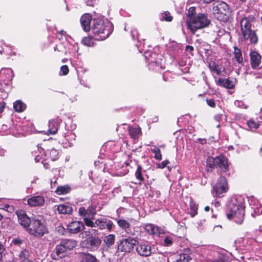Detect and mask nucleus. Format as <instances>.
Here are the masks:
<instances>
[{"label": "nucleus", "instance_id": "f257e3e1", "mask_svg": "<svg viewBox=\"0 0 262 262\" xmlns=\"http://www.w3.org/2000/svg\"><path fill=\"white\" fill-rule=\"evenodd\" d=\"M229 212L227 213V217L232 220L236 224L241 225L245 219V201L241 197L232 198L228 205Z\"/></svg>", "mask_w": 262, "mask_h": 262}, {"label": "nucleus", "instance_id": "f03ea898", "mask_svg": "<svg viewBox=\"0 0 262 262\" xmlns=\"http://www.w3.org/2000/svg\"><path fill=\"white\" fill-rule=\"evenodd\" d=\"M99 234V232L96 229L83 231L80 234L82 238L80 242L81 247L92 252L99 249L102 243Z\"/></svg>", "mask_w": 262, "mask_h": 262}, {"label": "nucleus", "instance_id": "7ed1b4c3", "mask_svg": "<svg viewBox=\"0 0 262 262\" xmlns=\"http://www.w3.org/2000/svg\"><path fill=\"white\" fill-rule=\"evenodd\" d=\"M92 34L96 40H104L112 32V24L100 18H94L92 24Z\"/></svg>", "mask_w": 262, "mask_h": 262}, {"label": "nucleus", "instance_id": "20e7f679", "mask_svg": "<svg viewBox=\"0 0 262 262\" xmlns=\"http://www.w3.org/2000/svg\"><path fill=\"white\" fill-rule=\"evenodd\" d=\"M215 167L220 169L221 172L225 173L229 170L228 158L224 155L220 154L215 157H208L206 161V171L212 172Z\"/></svg>", "mask_w": 262, "mask_h": 262}, {"label": "nucleus", "instance_id": "39448f33", "mask_svg": "<svg viewBox=\"0 0 262 262\" xmlns=\"http://www.w3.org/2000/svg\"><path fill=\"white\" fill-rule=\"evenodd\" d=\"M212 12L214 17L217 20L227 23L231 15V11L228 5L223 2L217 1L212 4Z\"/></svg>", "mask_w": 262, "mask_h": 262}, {"label": "nucleus", "instance_id": "423d86ee", "mask_svg": "<svg viewBox=\"0 0 262 262\" xmlns=\"http://www.w3.org/2000/svg\"><path fill=\"white\" fill-rule=\"evenodd\" d=\"M77 242L73 239H62L60 244L57 245L52 251L51 257L53 259L58 260L66 255L68 250H71L76 247Z\"/></svg>", "mask_w": 262, "mask_h": 262}, {"label": "nucleus", "instance_id": "0eeeda50", "mask_svg": "<svg viewBox=\"0 0 262 262\" xmlns=\"http://www.w3.org/2000/svg\"><path fill=\"white\" fill-rule=\"evenodd\" d=\"M186 24L190 31L194 34L198 30L207 27L210 20L207 15L200 13L194 18L186 19Z\"/></svg>", "mask_w": 262, "mask_h": 262}, {"label": "nucleus", "instance_id": "6e6552de", "mask_svg": "<svg viewBox=\"0 0 262 262\" xmlns=\"http://www.w3.org/2000/svg\"><path fill=\"white\" fill-rule=\"evenodd\" d=\"M85 225L91 228H95L97 230H103L107 229L111 231L115 227L113 222L106 217H99L97 219L89 218L84 219Z\"/></svg>", "mask_w": 262, "mask_h": 262}, {"label": "nucleus", "instance_id": "1a4fd4ad", "mask_svg": "<svg viewBox=\"0 0 262 262\" xmlns=\"http://www.w3.org/2000/svg\"><path fill=\"white\" fill-rule=\"evenodd\" d=\"M28 230L31 235L37 237L43 236L48 232L45 222L42 220L36 219L32 220L31 224Z\"/></svg>", "mask_w": 262, "mask_h": 262}, {"label": "nucleus", "instance_id": "9d476101", "mask_svg": "<svg viewBox=\"0 0 262 262\" xmlns=\"http://www.w3.org/2000/svg\"><path fill=\"white\" fill-rule=\"evenodd\" d=\"M229 189L228 181L224 176L220 177L216 184L212 187L211 193L214 197L220 198L224 196Z\"/></svg>", "mask_w": 262, "mask_h": 262}, {"label": "nucleus", "instance_id": "9b49d317", "mask_svg": "<svg viewBox=\"0 0 262 262\" xmlns=\"http://www.w3.org/2000/svg\"><path fill=\"white\" fill-rule=\"evenodd\" d=\"M96 213V206L94 205H90L86 209L81 206L78 209V215L83 219L84 223L85 218L94 219Z\"/></svg>", "mask_w": 262, "mask_h": 262}, {"label": "nucleus", "instance_id": "f8f14e48", "mask_svg": "<svg viewBox=\"0 0 262 262\" xmlns=\"http://www.w3.org/2000/svg\"><path fill=\"white\" fill-rule=\"evenodd\" d=\"M138 241L133 238H127L123 239L118 245V249L121 252L125 253L130 252L136 245Z\"/></svg>", "mask_w": 262, "mask_h": 262}, {"label": "nucleus", "instance_id": "ddd939ff", "mask_svg": "<svg viewBox=\"0 0 262 262\" xmlns=\"http://www.w3.org/2000/svg\"><path fill=\"white\" fill-rule=\"evenodd\" d=\"M85 226L84 222L74 221L68 224L66 230L70 234H77L84 230Z\"/></svg>", "mask_w": 262, "mask_h": 262}, {"label": "nucleus", "instance_id": "4468645a", "mask_svg": "<svg viewBox=\"0 0 262 262\" xmlns=\"http://www.w3.org/2000/svg\"><path fill=\"white\" fill-rule=\"evenodd\" d=\"M242 32V35L244 40L250 41V43L255 45L258 42V37L255 30L252 28L245 30Z\"/></svg>", "mask_w": 262, "mask_h": 262}, {"label": "nucleus", "instance_id": "2eb2a0df", "mask_svg": "<svg viewBox=\"0 0 262 262\" xmlns=\"http://www.w3.org/2000/svg\"><path fill=\"white\" fill-rule=\"evenodd\" d=\"M19 224L24 228L28 229L32 222V220L29 217L25 211L19 210L16 212Z\"/></svg>", "mask_w": 262, "mask_h": 262}, {"label": "nucleus", "instance_id": "dca6fc26", "mask_svg": "<svg viewBox=\"0 0 262 262\" xmlns=\"http://www.w3.org/2000/svg\"><path fill=\"white\" fill-rule=\"evenodd\" d=\"M45 203V198L40 195L31 196L27 200L28 204L31 207H41Z\"/></svg>", "mask_w": 262, "mask_h": 262}, {"label": "nucleus", "instance_id": "f3484780", "mask_svg": "<svg viewBox=\"0 0 262 262\" xmlns=\"http://www.w3.org/2000/svg\"><path fill=\"white\" fill-rule=\"evenodd\" d=\"M250 58L252 69H258L261 63V55L257 51H253L250 53Z\"/></svg>", "mask_w": 262, "mask_h": 262}, {"label": "nucleus", "instance_id": "a211bd4d", "mask_svg": "<svg viewBox=\"0 0 262 262\" xmlns=\"http://www.w3.org/2000/svg\"><path fill=\"white\" fill-rule=\"evenodd\" d=\"M91 15L85 14L83 15L80 18V23L83 30L85 32H89L91 29V23L93 22Z\"/></svg>", "mask_w": 262, "mask_h": 262}, {"label": "nucleus", "instance_id": "6ab92c4d", "mask_svg": "<svg viewBox=\"0 0 262 262\" xmlns=\"http://www.w3.org/2000/svg\"><path fill=\"white\" fill-rule=\"evenodd\" d=\"M137 253L141 256L147 257L151 255V247L147 244H138L136 247Z\"/></svg>", "mask_w": 262, "mask_h": 262}, {"label": "nucleus", "instance_id": "aec40b11", "mask_svg": "<svg viewBox=\"0 0 262 262\" xmlns=\"http://www.w3.org/2000/svg\"><path fill=\"white\" fill-rule=\"evenodd\" d=\"M118 226L125 232L130 235H135V233L130 230V224L123 219H118L117 221Z\"/></svg>", "mask_w": 262, "mask_h": 262}, {"label": "nucleus", "instance_id": "412c9836", "mask_svg": "<svg viewBox=\"0 0 262 262\" xmlns=\"http://www.w3.org/2000/svg\"><path fill=\"white\" fill-rule=\"evenodd\" d=\"M216 83L217 85L225 88L227 89H233L235 87L234 82L229 78L224 79L220 78Z\"/></svg>", "mask_w": 262, "mask_h": 262}, {"label": "nucleus", "instance_id": "4be33fe9", "mask_svg": "<svg viewBox=\"0 0 262 262\" xmlns=\"http://www.w3.org/2000/svg\"><path fill=\"white\" fill-rule=\"evenodd\" d=\"M186 229L185 223L179 224L174 231V235L179 238L184 237L186 235Z\"/></svg>", "mask_w": 262, "mask_h": 262}, {"label": "nucleus", "instance_id": "5701e85b", "mask_svg": "<svg viewBox=\"0 0 262 262\" xmlns=\"http://www.w3.org/2000/svg\"><path fill=\"white\" fill-rule=\"evenodd\" d=\"M128 132L130 137L134 140L138 139L139 136L142 134L141 129L139 127L129 126Z\"/></svg>", "mask_w": 262, "mask_h": 262}, {"label": "nucleus", "instance_id": "b1692460", "mask_svg": "<svg viewBox=\"0 0 262 262\" xmlns=\"http://www.w3.org/2000/svg\"><path fill=\"white\" fill-rule=\"evenodd\" d=\"M57 210L60 214H72L73 212L72 207L69 205L60 204L57 206Z\"/></svg>", "mask_w": 262, "mask_h": 262}, {"label": "nucleus", "instance_id": "393cba45", "mask_svg": "<svg viewBox=\"0 0 262 262\" xmlns=\"http://www.w3.org/2000/svg\"><path fill=\"white\" fill-rule=\"evenodd\" d=\"M80 262H99V260L95 255L87 252L82 253Z\"/></svg>", "mask_w": 262, "mask_h": 262}, {"label": "nucleus", "instance_id": "a878e982", "mask_svg": "<svg viewBox=\"0 0 262 262\" xmlns=\"http://www.w3.org/2000/svg\"><path fill=\"white\" fill-rule=\"evenodd\" d=\"M59 125L56 120L51 121L49 123V128L47 130V134L54 135L57 133Z\"/></svg>", "mask_w": 262, "mask_h": 262}, {"label": "nucleus", "instance_id": "bb28decb", "mask_svg": "<svg viewBox=\"0 0 262 262\" xmlns=\"http://www.w3.org/2000/svg\"><path fill=\"white\" fill-rule=\"evenodd\" d=\"M30 253L26 249L21 250L18 254L19 262H32L29 259Z\"/></svg>", "mask_w": 262, "mask_h": 262}, {"label": "nucleus", "instance_id": "cd10ccee", "mask_svg": "<svg viewBox=\"0 0 262 262\" xmlns=\"http://www.w3.org/2000/svg\"><path fill=\"white\" fill-rule=\"evenodd\" d=\"M192 259L189 254L186 253H181L172 262H190Z\"/></svg>", "mask_w": 262, "mask_h": 262}, {"label": "nucleus", "instance_id": "c85d7f7f", "mask_svg": "<svg viewBox=\"0 0 262 262\" xmlns=\"http://www.w3.org/2000/svg\"><path fill=\"white\" fill-rule=\"evenodd\" d=\"M45 156H47L52 161H55L58 158L59 152L57 150L52 148L45 152Z\"/></svg>", "mask_w": 262, "mask_h": 262}, {"label": "nucleus", "instance_id": "c756f323", "mask_svg": "<svg viewBox=\"0 0 262 262\" xmlns=\"http://www.w3.org/2000/svg\"><path fill=\"white\" fill-rule=\"evenodd\" d=\"M13 108L17 112H23L26 108V105L21 100H16L13 103Z\"/></svg>", "mask_w": 262, "mask_h": 262}, {"label": "nucleus", "instance_id": "7c9ffc66", "mask_svg": "<svg viewBox=\"0 0 262 262\" xmlns=\"http://www.w3.org/2000/svg\"><path fill=\"white\" fill-rule=\"evenodd\" d=\"M115 235L114 234H108L104 237L103 242L108 248H111L115 243Z\"/></svg>", "mask_w": 262, "mask_h": 262}, {"label": "nucleus", "instance_id": "2f4dec72", "mask_svg": "<svg viewBox=\"0 0 262 262\" xmlns=\"http://www.w3.org/2000/svg\"><path fill=\"white\" fill-rule=\"evenodd\" d=\"M240 27L241 32L252 28V24L249 20L248 18L246 17H244L242 18L240 23Z\"/></svg>", "mask_w": 262, "mask_h": 262}, {"label": "nucleus", "instance_id": "473e14b6", "mask_svg": "<svg viewBox=\"0 0 262 262\" xmlns=\"http://www.w3.org/2000/svg\"><path fill=\"white\" fill-rule=\"evenodd\" d=\"M96 40L95 38L94 37V36H89L87 37H84L81 41V43L86 46L88 47H93L95 43L94 40Z\"/></svg>", "mask_w": 262, "mask_h": 262}, {"label": "nucleus", "instance_id": "72a5a7b5", "mask_svg": "<svg viewBox=\"0 0 262 262\" xmlns=\"http://www.w3.org/2000/svg\"><path fill=\"white\" fill-rule=\"evenodd\" d=\"M251 215L255 217L262 213V207L260 204L253 205L251 207Z\"/></svg>", "mask_w": 262, "mask_h": 262}, {"label": "nucleus", "instance_id": "f704fd0d", "mask_svg": "<svg viewBox=\"0 0 262 262\" xmlns=\"http://www.w3.org/2000/svg\"><path fill=\"white\" fill-rule=\"evenodd\" d=\"M234 58L236 61L237 62V63L239 64H242L243 62V57L242 56L241 50L235 47L234 51Z\"/></svg>", "mask_w": 262, "mask_h": 262}, {"label": "nucleus", "instance_id": "c9c22d12", "mask_svg": "<svg viewBox=\"0 0 262 262\" xmlns=\"http://www.w3.org/2000/svg\"><path fill=\"white\" fill-rule=\"evenodd\" d=\"M70 190L71 188L68 185L58 186L55 190V192L59 195L66 194L69 193Z\"/></svg>", "mask_w": 262, "mask_h": 262}, {"label": "nucleus", "instance_id": "e433bc0d", "mask_svg": "<svg viewBox=\"0 0 262 262\" xmlns=\"http://www.w3.org/2000/svg\"><path fill=\"white\" fill-rule=\"evenodd\" d=\"M247 125L251 129H256L259 127L260 124L258 121L252 118L247 121Z\"/></svg>", "mask_w": 262, "mask_h": 262}, {"label": "nucleus", "instance_id": "4c0bfd02", "mask_svg": "<svg viewBox=\"0 0 262 262\" xmlns=\"http://www.w3.org/2000/svg\"><path fill=\"white\" fill-rule=\"evenodd\" d=\"M208 67L210 71L216 73L217 75H220L221 74V69L219 68V64H216L215 62H210L208 65Z\"/></svg>", "mask_w": 262, "mask_h": 262}, {"label": "nucleus", "instance_id": "58836bf2", "mask_svg": "<svg viewBox=\"0 0 262 262\" xmlns=\"http://www.w3.org/2000/svg\"><path fill=\"white\" fill-rule=\"evenodd\" d=\"M136 178L139 180L140 182H143L144 181V178L142 174V167L140 165L137 166V170L135 173Z\"/></svg>", "mask_w": 262, "mask_h": 262}, {"label": "nucleus", "instance_id": "ea45409f", "mask_svg": "<svg viewBox=\"0 0 262 262\" xmlns=\"http://www.w3.org/2000/svg\"><path fill=\"white\" fill-rule=\"evenodd\" d=\"M190 207V214L192 217H194L198 214V205L194 202H190L189 204Z\"/></svg>", "mask_w": 262, "mask_h": 262}, {"label": "nucleus", "instance_id": "a19ab883", "mask_svg": "<svg viewBox=\"0 0 262 262\" xmlns=\"http://www.w3.org/2000/svg\"><path fill=\"white\" fill-rule=\"evenodd\" d=\"M144 229L145 231L150 235H153L156 233V228L153 224H146L144 227Z\"/></svg>", "mask_w": 262, "mask_h": 262}, {"label": "nucleus", "instance_id": "79ce46f5", "mask_svg": "<svg viewBox=\"0 0 262 262\" xmlns=\"http://www.w3.org/2000/svg\"><path fill=\"white\" fill-rule=\"evenodd\" d=\"M151 151L155 154L154 158L158 160H162V154L160 149L157 147L155 146L154 148L151 149Z\"/></svg>", "mask_w": 262, "mask_h": 262}, {"label": "nucleus", "instance_id": "37998d69", "mask_svg": "<svg viewBox=\"0 0 262 262\" xmlns=\"http://www.w3.org/2000/svg\"><path fill=\"white\" fill-rule=\"evenodd\" d=\"M195 7H190L188 11V13L187 14V19H191V18H194V17H195Z\"/></svg>", "mask_w": 262, "mask_h": 262}, {"label": "nucleus", "instance_id": "c03bdc74", "mask_svg": "<svg viewBox=\"0 0 262 262\" xmlns=\"http://www.w3.org/2000/svg\"><path fill=\"white\" fill-rule=\"evenodd\" d=\"M162 19L170 22L172 20V17L168 11H166L162 14Z\"/></svg>", "mask_w": 262, "mask_h": 262}, {"label": "nucleus", "instance_id": "a18cd8bd", "mask_svg": "<svg viewBox=\"0 0 262 262\" xmlns=\"http://www.w3.org/2000/svg\"><path fill=\"white\" fill-rule=\"evenodd\" d=\"M60 75H67L69 72V69L67 65L62 66L60 67Z\"/></svg>", "mask_w": 262, "mask_h": 262}, {"label": "nucleus", "instance_id": "49530a36", "mask_svg": "<svg viewBox=\"0 0 262 262\" xmlns=\"http://www.w3.org/2000/svg\"><path fill=\"white\" fill-rule=\"evenodd\" d=\"M57 232L61 235H64L66 231V229L62 225H59L56 228Z\"/></svg>", "mask_w": 262, "mask_h": 262}, {"label": "nucleus", "instance_id": "de8ad7c7", "mask_svg": "<svg viewBox=\"0 0 262 262\" xmlns=\"http://www.w3.org/2000/svg\"><path fill=\"white\" fill-rule=\"evenodd\" d=\"M164 244L166 246H170L173 243V240L170 237H166L164 240Z\"/></svg>", "mask_w": 262, "mask_h": 262}, {"label": "nucleus", "instance_id": "09e8293b", "mask_svg": "<svg viewBox=\"0 0 262 262\" xmlns=\"http://www.w3.org/2000/svg\"><path fill=\"white\" fill-rule=\"evenodd\" d=\"M23 240L19 237L13 238L12 243L15 245L20 246L23 244Z\"/></svg>", "mask_w": 262, "mask_h": 262}, {"label": "nucleus", "instance_id": "8fccbe9b", "mask_svg": "<svg viewBox=\"0 0 262 262\" xmlns=\"http://www.w3.org/2000/svg\"><path fill=\"white\" fill-rule=\"evenodd\" d=\"M206 102L211 107H214L215 106V102L213 99H207Z\"/></svg>", "mask_w": 262, "mask_h": 262}, {"label": "nucleus", "instance_id": "3c124183", "mask_svg": "<svg viewBox=\"0 0 262 262\" xmlns=\"http://www.w3.org/2000/svg\"><path fill=\"white\" fill-rule=\"evenodd\" d=\"M169 163V162L168 160L163 161L160 164H158V167L163 169L165 168L167 164H168Z\"/></svg>", "mask_w": 262, "mask_h": 262}, {"label": "nucleus", "instance_id": "603ef678", "mask_svg": "<svg viewBox=\"0 0 262 262\" xmlns=\"http://www.w3.org/2000/svg\"><path fill=\"white\" fill-rule=\"evenodd\" d=\"M5 250V248L4 246L0 244V261L2 260L3 258V253Z\"/></svg>", "mask_w": 262, "mask_h": 262}, {"label": "nucleus", "instance_id": "864d4df0", "mask_svg": "<svg viewBox=\"0 0 262 262\" xmlns=\"http://www.w3.org/2000/svg\"><path fill=\"white\" fill-rule=\"evenodd\" d=\"M96 0H85V2L88 6H92Z\"/></svg>", "mask_w": 262, "mask_h": 262}, {"label": "nucleus", "instance_id": "5fc2aeb1", "mask_svg": "<svg viewBox=\"0 0 262 262\" xmlns=\"http://www.w3.org/2000/svg\"><path fill=\"white\" fill-rule=\"evenodd\" d=\"M5 103L2 100L0 102V112H3L4 108L5 107Z\"/></svg>", "mask_w": 262, "mask_h": 262}, {"label": "nucleus", "instance_id": "6e6d98bb", "mask_svg": "<svg viewBox=\"0 0 262 262\" xmlns=\"http://www.w3.org/2000/svg\"><path fill=\"white\" fill-rule=\"evenodd\" d=\"M43 164L45 169H48L50 168V165L48 162H43Z\"/></svg>", "mask_w": 262, "mask_h": 262}, {"label": "nucleus", "instance_id": "4d7b16f0", "mask_svg": "<svg viewBox=\"0 0 262 262\" xmlns=\"http://www.w3.org/2000/svg\"><path fill=\"white\" fill-rule=\"evenodd\" d=\"M186 49L188 51H192L193 50V48L192 46L187 45L186 47Z\"/></svg>", "mask_w": 262, "mask_h": 262}, {"label": "nucleus", "instance_id": "13d9d810", "mask_svg": "<svg viewBox=\"0 0 262 262\" xmlns=\"http://www.w3.org/2000/svg\"><path fill=\"white\" fill-rule=\"evenodd\" d=\"M58 33H59L61 35V36L62 35H66V33H67L66 32L63 30H61L58 31Z\"/></svg>", "mask_w": 262, "mask_h": 262}, {"label": "nucleus", "instance_id": "bf43d9fd", "mask_svg": "<svg viewBox=\"0 0 262 262\" xmlns=\"http://www.w3.org/2000/svg\"><path fill=\"white\" fill-rule=\"evenodd\" d=\"M210 210V208L209 206H206V207H205L204 208V210L206 211V212H208Z\"/></svg>", "mask_w": 262, "mask_h": 262}, {"label": "nucleus", "instance_id": "052dcab7", "mask_svg": "<svg viewBox=\"0 0 262 262\" xmlns=\"http://www.w3.org/2000/svg\"><path fill=\"white\" fill-rule=\"evenodd\" d=\"M10 207V206L9 205H6L5 206V210H8V209Z\"/></svg>", "mask_w": 262, "mask_h": 262}, {"label": "nucleus", "instance_id": "680f3d73", "mask_svg": "<svg viewBox=\"0 0 262 262\" xmlns=\"http://www.w3.org/2000/svg\"><path fill=\"white\" fill-rule=\"evenodd\" d=\"M124 164L126 166H129V162L125 161V162H124Z\"/></svg>", "mask_w": 262, "mask_h": 262}, {"label": "nucleus", "instance_id": "e2e57ef3", "mask_svg": "<svg viewBox=\"0 0 262 262\" xmlns=\"http://www.w3.org/2000/svg\"><path fill=\"white\" fill-rule=\"evenodd\" d=\"M212 262H224V261L221 259H217V260H214Z\"/></svg>", "mask_w": 262, "mask_h": 262}, {"label": "nucleus", "instance_id": "0e129e2a", "mask_svg": "<svg viewBox=\"0 0 262 262\" xmlns=\"http://www.w3.org/2000/svg\"><path fill=\"white\" fill-rule=\"evenodd\" d=\"M4 217L3 215L0 213V221L2 220Z\"/></svg>", "mask_w": 262, "mask_h": 262}, {"label": "nucleus", "instance_id": "69168bd1", "mask_svg": "<svg viewBox=\"0 0 262 262\" xmlns=\"http://www.w3.org/2000/svg\"><path fill=\"white\" fill-rule=\"evenodd\" d=\"M239 1L241 2H246V0H239Z\"/></svg>", "mask_w": 262, "mask_h": 262}, {"label": "nucleus", "instance_id": "338daca9", "mask_svg": "<svg viewBox=\"0 0 262 262\" xmlns=\"http://www.w3.org/2000/svg\"><path fill=\"white\" fill-rule=\"evenodd\" d=\"M163 79H164V80L166 81V80L165 79L164 77L163 76Z\"/></svg>", "mask_w": 262, "mask_h": 262}, {"label": "nucleus", "instance_id": "774afa93", "mask_svg": "<svg viewBox=\"0 0 262 262\" xmlns=\"http://www.w3.org/2000/svg\"><path fill=\"white\" fill-rule=\"evenodd\" d=\"M260 19H261V20L262 21V16L260 17Z\"/></svg>", "mask_w": 262, "mask_h": 262}]
</instances>
